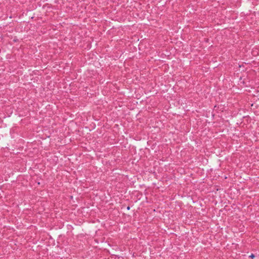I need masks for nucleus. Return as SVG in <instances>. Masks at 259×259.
Wrapping results in <instances>:
<instances>
[{"mask_svg":"<svg viewBox=\"0 0 259 259\" xmlns=\"http://www.w3.org/2000/svg\"><path fill=\"white\" fill-rule=\"evenodd\" d=\"M127 210H130V207L129 206H128L127 207Z\"/></svg>","mask_w":259,"mask_h":259,"instance_id":"nucleus-2","label":"nucleus"},{"mask_svg":"<svg viewBox=\"0 0 259 259\" xmlns=\"http://www.w3.org/2000/svg\"><path fill=\"white\" fill-rule=\"evenodd\" d=\"M250 257H251V258H253L254 257V255L253 254H251L250 255Z\"/></svg>","mask_w":259,"mask_h":259,"instance_id":"nucleus-1","label":"nucleus"}]
</instances>
